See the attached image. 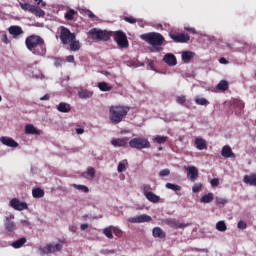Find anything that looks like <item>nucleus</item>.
<instances>
[{"label": "nucleus", "mask_w": 256, "mask_h": 256, "mask_svg": "<svg viewBox=\"0 0 256 256\" xmlns=\"http://www.w3.org/2000/svg\"><path fill=\"white\" fill-rule=\"evenodd\" d=\"M88 35L93 41H109L113 37L116 45L119 49H127L129 47V40H127V34L118 30L115 32L92 28L89 30Z\"/></svg>", "instance_id": "f257e3e1"}, {"label": "nucleus", "mask_w": 256, "mask_h": 256, "mask_svg": "<svg viewBox=\"0 0 256 256\" xmlns=\"http://www.w3.org/2000/svg\"><path fill=\"white\" fill-rule=\"evenodd\" d=\"M25 45L33 55H38L39 57H45L47 55V45L45 44V40L39 35L32 34L26 37Z\"/></svg>", "instance_id": "f03ea898"}, {"label": "nucleus", "mask_w": 256, "mask_h": 256, "mask_svg": "<svg viewBox=\"0 0 256 256\" xmlns=\"http://www.w3.org/2000/svg\"><path fill=\"white\" fill-rule=\"evenodd\" d=\"M140 37L143 41H146V43H149V45L153 47L151 50L152 52L155 51L156 53H161V51H163L162 45L165 43V37H163L161 33L150 32L142 34Z\"/></svg>", "instance_id": "7ed1b4c3"}, {"label": "nucleus", "mask_w": 256, "mask_h": 256, "mask_svg": "<svg viewBox=\"0 0 256 256\" xmlns=\"http://www.w3.org/2000/svg\"><path fill=\"white\" fill-rule=\"evenodd\" d=\"M131 111L129 106L122 105H112L109 108V119L113 125H119L125 117H127V113Z\"/></svg>", "instance_id": "20e7f679"}, {"label": "nucleus", "mask_w": 256, "mask_h": 256, "mask_svg": "<svg viewBox=\"0 0 256 256\" xmlns=\"http://www.w3.org/2000/svg\"><path fill=\"white\" fill-rule=\"evenodd\" d=\"M129 147L131 149H149L151 147V142L147 138L143 137H138V138H133L129 141Z\"/></svg>", "instance_id": "39448f33"}, {"label": "nucleus", "mask_w": 256, "mask_h": 256, "mask_svg": "<svg viewBox=\"0 0 256 256\" xmlns=\"http://www.w3.org/2000/svg\"><path fill=\"white\" fill-rule=\"evenodd\" d=\"M75 37V33H71V30H69L67 27H60V41L63 45H69V43H71Z\"/></svg>", "instance_id": "423d86ee"}, {"label": "nucleus", "mask_w": 256, "mask_h": 256, "mask_svg": "<svg viewBox=\"0 0 256 256\" xmlns=\"http://www.w3.org/2000/svg\"><path fill=\"white\" fill-rule=\"evenodd\" d=\"M14 219L15 215L13 214H8L7 216H5L4 227L6 231H8V233H13L17 231V223H15Z\"/></svg>", "instance_id": "0eeeda50"}, {"label": "nucleus", "mask_w": 256, "mask_h": 256, "mask_svg": "<svg viewBox=\"0 0 256 256\" xmlns=\"http://www.w3.org/2000/svg\"><path fill=\"white\" fill-rule=\"evenodd\" d=\"M169 36L175 43H187L191 39V36L185 33L170 32Z\"/></svg>", "instance_id": "6e6552de"}, {"label": "nucleus", "mask_w": 256, "mask_h": 256, "mask_svg": "<svg viewBox=\"0 0 256 256\" xmlns=\"http://www.w3.org/2000/svg\"><path fill=\"white\" fill-rule=\"evenodd\" d=\"M61 249H63V244L58 243L55 246H53L52 244H48L45 247H41L40 251L44 255H50V253H56V251H61Z\"/></svg>", "instance_id": "1a4fd4ad"}, {"label": "nucleus", "mask_w": 256, "mask_h": 256, "mask_svg": "<svg viewBox=\"0 0 256 256\" xmlns=\"http://www.w3.org/2000/svg\"><path fill=\"white\" fill-rule=\"evenodd\" d=\"M165 223L172 229H185V227H189V224L181 223L179 220L173 218L166 219Z\"/></svg>", "instance_id": "9d476101"}, {"label": "nucleus", "mask_w": 256, "mask_h": 256, "mask_svg": "<svg viewBox=\"0 0 256 256\" xmlns=\"http://www.w3.org/2000/svg\"><path fill=\"white\" fill-rule=\"evenodd\" d=\"M187 171V178L189 179V181H191L192 183H195V181H197V178L199 177V169H197V167L195 166H188L186 168Z\"/></svg>", "instance_id": "9b49d317"}, {"label": "nucleus", "mask_w": 256, "mask_h": 256, "mask_svg": "<svg viewBox=\"0 0 256 256\" xmlns=\"http://www.w3.org/2000/svg\"><path fill=\"white\" fill-rule=\"evenodd\" d=\"M10 207L15 209V211H25V209H28L27 203L21 202L17 198L10 200Z\"/></svg>", "instance_id": "f8f14e48"}, {"label": "nucleus", "mask_w": 256, "mask_h": 256, "mask_svg": "<svg viewBox=\"0 0 256 256\" xmlns=\"http://www.w3.org/2000/svg\"><path fill=\"white\" fill-rule=\"evenodd\" d=\"M129 223H150L153 221V218L147 214H142L136 217H132L128 219Z\"/></svg>", "instance_id": "ddd939ff"}, {"label": "nucleus", "mask_w": 256, "mask_h": 256, "mask_svg": "<svg viewBox=\"0 0 256 256\" xmlns=\"http://www.w3.org/2000/svg\"><path fill=\"white\" fill-rule=\"evenodd\" d=\"M127 143H129L128 137L114 138L111 140V145H113V147H127Z\"/></svg>", "instance_id": "4468645a"}, {"label": "nucleus", "mask_w": 256, "mask_h": 256, "mask_svg": "<svg viewBox=\"0 0 256 256\" xmlns=\"http://www.w3.org/2000/svg\"><path fill=\"white\" fill-rule=\"evenodd\" d=\"M8 33H10L14 39H17V37H19V35H23L24 32L21 26L12 25L8 28Z\"/></svg>", "instance_id": "2eb2a0df"}, {"label": "nucleus", "mask_w": 256, "mask_h": 256, "mask_svg": "<svg viewBox=\"0 0 256 256\" xmlns=\"http://www.w3.org/2000/svg\"><path fill=\"white\" fill-rule=\"evenodd\" d=\"M232 107H233V109H235V113L237 115H241V113L243 112V109H245V103H243L239 99H234L232 101Z\"/></svg>", "instance_id": "dca6fc26"}, {"label": "nucleus", "mask_w": 256, "mask_h": 256, "mask_svg": "<svg viewBox=\"0 0 256 256\" xmlns=\"http://www.w3.org/2000/svg\"><path fill=\"white\" fill-rule=\"evenodd\" d=\"M163 61L166 63V65H169V67H175V65H177V57H175L172 53L166 54Z\"/></svg>", "instance_id": "f3484780"}, {"label": "nucleus", "mask_w": 256, "mask_h": 256, "mask_svg": "<svg viewBox=\"0 0 256 256\" xmlns=\"http://www.w3.org/2000/svg\"><path fill=\"white\" fill-rule=\"evenodd\" d=\"M0 141L3 145H6V147H19V143H17V141L10 137L2 136L0 138Z\"/></svg>", "instance_id": "a211bd4d"}, {"label": "nucleus", "mask_w": 256, "mask_h": 256, "mask_svg": "<svg viewBox=\"0 0 256 256\" xmlns=\"http://www.w3.org/2000/svg\"><path fill=\"white\" fill-rule=\"evenodd\" d=\"M143 194L146 199L150 201V203H159L161 199L159 196H157V194L153 192H147L146 190L143 191Z\"/></svg>", "instance_id": "6ab92c4d"}, {"label": "nucleus", "mask_w": 256, "mask_h": 256, "mask_svg": "<svg viewBox=\"0 0 256 256\" xmlns=\"http://www.w3.org/2000/svg\"><path fill=\"white\" fill-rule=\"evenodd\" d=\"M221 155L225 159H229L231 157L235 158V153H233V150L231 149V146H229V145H226L222 148Z\"/></svg>", "instance_id": "aec40b11"}, {"label": "nucleus", "mask_w": 256, "mask_h": 256, "mask_svg": "<svg viewBox=\"0 0 256 256\" xmlns=\"http://www.w3.org/2000/svg\"><path fill=\"white\" fill-rule=\"evenodd\" d=\"M25 134L26 135H41V130L35 128L33 124H27L25 126Z\"/></svg>", "instance_id": "412c9836"}, {"label": "nucleus", "mask_w": 256, "mask_h": 256, "mask_svg": "<svg viewBox=\"0 0 256 256\" xmlns=\"http://www.w3.org/2000/svg\"><path fill=\"white\" fill-rule=\"evenodd\" d=\"M152 235L158 239H165V237H167V233H165L161 227H154L152 230Z\"/></svg>", "instance_id": "4be33fe9"}, {"label": "nucleus", "mask_w": 256, "mask_h": 256, "mask_svg": "<svg viewBox=\"0 0 256 256\" xmlns=\"http://www.w3.org/2000/svg\"><path fill=\"white\" fill-rule=\"evenodd\" d=\"M194 145L196 149L199 151H203V149H207V140L203 138H196L194 141Z\"/></svg>", "instance_id": "5701e85b"}, {"label": "nucleus", "mask_w": 256, "mask_h": 256, "mask_svg": "<svg viewBox=\"0 0 256 256\" xmlns=\"http://www.w3.org/2000/svg\"><path fill=\"white\" fill-rule=\"evenodd\" d=\"M243 182L246 185H251L252 187H256V174L245 175L243 178Z\"/></svg>", "instance_id": "b1692460"}, {"label": "nucleus", "mask_w": 256, "mask_h": 256, "mask_svg": "<svg viewBox=\"0 0 256 256\" xmlns=\"http://www.w3.org/2000/svg\"><path fill=\"white\" fill-rule=\"evenodd\" d=\"M57 110L60 113H69V111H71V104H68L66 102H60L57 106Z\"/></svg>", "instance_id": "393cba45"}, {"label": "nucleus", "mask_w": 256, "mask_h": 256, "mask_svg": "<svg viewBox=\"0 0 256 256\" xmlns=\"http://www.w3.org/2000/svg\"><path fill=\"white\" fill-rule=\"evenodd\" d=\"M19 6L23 11H29L30 13L35 11V5H31L25 1L19 2Z\"/></svg>", "instance_id": "a878e982"}, {"label": "nucleus", "mask_w": 256, "mask_h": 256, "mask_svg": "<svg viewBox=\"0 0 256 256\" xmlns=\"http://www.w3.org/2000/svg\"><path fill=\"white\" fill-rule=\"evenodd\" d=\"M78 97L80 99H89V98L93 97V91H89L87 89L80 90L78 92Z\"/></svg>", "instance_id": "bb28decb"}, {"label": "nucleus", "mask_w": 256, "mask_h": 256, "mask_svg": "<svg viewBox=\"0 0 256 256\" xmlns=\"http://www.w3.org/2000/svg\"><path fill=\"white\" fill-rule=\"evenodd\" d=\"M32 196L34 199H41L42 197H45V190L41 188H34L32 190Z\"/></svg>", "instance_id": "cd10ccee"}, {"label": "nucleus", "mask_w": 256, "mask_h": 256, "mask_svg": "<svg viewBox=\"0 0 256 256\" xmlns=\"http://www.w3.org/2000/svg\"><path fill=\"white\" fill-rule=\"evenodd\" d=\"M27 243V238H20L12 243L14 249H21Z\"/></svg>", "instance_id": "c85d7f7f"}, {"label": "nucleus", "mask_w": 256, "mask_h": 256, "mask_svg": "<svg viewBox=\"0 0 256 256\" xmlns=\"http://www.w3.org/2000/svg\"><path fill=\"white\" fill-rule=\"evenodd\" d=\"M216 89H218V91H227L229 89V82L226 80H221L217 84Z\"/></svg>", "instance_id": "c756f323"}, {"label": "nucleus", "mask_w": 256, "mask_h": 256, "mask_svg": "<svg viewBox=\"0 0 256 256\" xmlns=\"http://www.w3.org/2000/svg\"><path fill=\"white\" fill-rule=\"evenodd\" d=\"M213 199H215V196L213 195V193L210 192L201 197L200 203H211Z\"/></svg>", "instance_id": "7c9ffc66"}, {"label": "nucleus", "mask_w": 256, "mask_h": 256, "mask_svg": "<svg viewBox=\"0 0 256 256\" xmlns=\"http://www.w3.org/2000/svg\"><path fill=\"white\" fill-rule=\"evenodd\" d=\"M98 89H100V91H111V89H113V86H110L107 84V82H99L97 85Z\"/></svg>", "instance_id": "2f4dec72"}, {"label": "nucleus", "mask_w": 256, "mask_h": 256, "mask_svg": "<svg viewBox=\"0 0 256 256\" xmlns=\"http://www.w3.org/2000/svg\"><path fill=\"white\" fill-rule=\"evenodd\" d=\"M127 165H128L127 160L120 161L118 164V167H117L118 173H123V172L127 171Z\"/></svg>", "instance_id": "473e14b6"}, {"label": "nucleus", "mask_w": 256, "mask_h": 256, "mask_svg": "<svg viewBox=\"0 0 256 256\" xmlns=\"http://www.w3.org/2000/svg\"><path fill=\"white\" fill-rule=\"evenodd\" d=\"M192 57H193V52H190V51L182 52V61H184V63H189Z\"/></svg>", "instance_id": "72a5a7b5"}, {"label": "nucleus", "mask_w": 256, "mask_h": 256, "mask_svg": "<svg viewBox=\"0 0 256 256\" xmlns=\"http://www.w3.org/2000/svg\"><path fill=\"white\" fill-rule=\"evenodd\" d=\"M70 49L71 51H79L81 49V44L79 43L78 40H71L70 41Z\"/></svg>", "instance_id": "f704fd0d"}, {"label": "nucleus", "mask_w": 256, "mask_h": 256, "mask_svg": "<svg viewBox=\"0 0 256 256\" xmlns=\"http://www.w3.org/2000/svg\"><path fill=\"white\" fill-rule=\"evenodd\" d=\"M75 15H77V11L70 9L65 14V19H67L68 21H73V19H75Z\"/></svg>", "instance_id": "c9c22d12"}, {"label": "nucleus", "mask_w": 256, "mask_h": 256, "mask_svg": "<svg viewBox=\"0 0 256 256\" xmlns=\"http://www.w3.org/2000/svg\"><path fill=\"white\" fill-rule=\"evenodd\" d=\"M216 229L217 231H227V224H225V221H218L216 223Z\"/></svg>", "instance_id": "e433bc0d"}, {"label": "nucleus", "mask_w": 256, "mask_h": 256, "mask_svg": "<svg viewBox=\"0 0 256 256\" xmlns=\"http://www.w3.org/2000/svg\"><path fill=\"white\" fill-rule=\"evenodd\" d=\"M166 189H171V191H181V186L172 183H166Z\"/></svg>", "instance_id": "4c0bfd02"}, {"label": "nucleus", "mask_w": 256, "mask_h": 256, "mask_svg": "<svg viewBox=\"0 0 256 256\" xmlns=\"http://www.w3.org/2000/svg\"><path fill=\"white\" fill-rule=\"evenodd\" d=\"M168 137L167 136H156L154 138V142L155 143H159V145L166 143L167 142Z\"/></svg>", "instance_id": "58836bf2"}, {"label": "nucleus", "mask_w": 256, "mask_h": 256, "mask_svg": "<svg viewBox=\"0 0 256 256\" xmlns=\"http://www.w3.org/2000/svg\"><path fill=\"white\" fill-rule=\"evenodd\" d=\"M34 9L35 10L33 12H31L34 15H38V17H43V15H45V12L41 8H39V6L34 5Z\"/></svg>", "instance_id": "ea45409f"}, {"label": "nucleus", "mask_w": 256, "mask_h": 256, "mask_svg": "<svg viewBox=\"0 0 256 256\" xmlns=\"http://www.w3.org/2000/svg\"><path fill=\"white\" fill-rule=\"evenodd\" d=\"M73 187H75V189H78V191H83V193H89V187L85 185L73 184Z\"/></svg>", "instance_id": "a19ab883"}, {"label": "nucleus", "mask_w": 256, "mask_h": 256, "mask_svg": "<svg viewBox=\"0 0 256 256\" xmlns=\"http://www.w3.org/2000/svg\"><path fill=\"white\" fill-rule=\"evenodd\" d=\"M195 103L197 105H209V101H207V99L205 98H200V97H196L195 98Z\"/></svg>", "instance_id": "79ce46f5"}, {"label": "nucleus", "mask_w": 256, "mask_h": 256, "mask_svg": "<svg viewBox=\"0 0 256 256\" xmlns=\"http://www.w3.org/2000/svg\"><path fill=\"white\" fill-rule=\"evenodd\" d=\"M124 21H126V23H130L131 25H135V23H137V19L133 16H125Z\"/></svg>", "instance_id": "37998d69"}, {"label": "nucleus", "mask_w": 256, "mask_h": 256, "mask_svg": "<svg viewBox=\"0 0 256 256\" xmlns=\"http://www.w3.org/2000/svg\"><path fill=\"white\" fill-rule=\"evenodd\" d=\"M103 233L108 239H113V232L111 231V228H104Z\"/></svg>", "instance_id": "c03bdc74"}, {"label": "nucleus", "mask_w": 256, "mask_h": 256, "mask_svg": "<svg viewBox=\"0 0 256 256\" xmlns=\"http://www.w3.org/2000/svg\"><path fill=\"white\" fill-rule=\"evenodd\" d=\"M202 188H203V184L196 183V184L193 185L192 191H193V193H199Z\"/></svg>", "instance_id": "a18cd8bd"}, {"label": "nucleus", "mask_w": 256, "mask_h": 256, "mask_svg": "<svg viewBox=\"0 0 256 256\" xmlns=\"http://www.w3.org/2000/svg\"><path fill=\"white\" fill-rule=\"evenodd\" d=\"M169 175H171V170H169L168 168L163 169L159 172L160 177H169Z\"/></svg>", "instance_id": "49530a36"}, {"label": "nucleus", "mask_w": 256, "mask_h": 256, "mask_svg": "<svg viewBox=\"0 0 256 256\" xmlns=\"http://www.w3.org/2000/svg\"><path fill=\"white\" fill-rule=\"evenodd\" d=\"M217 205H227V198L216 197Z\"/></svg>", "instance_id": "de8ad7c7"}, {"label": "nucleus", "mask_w": 256, "mask_h": 256, "mask_svg": "<svg viewBox=\"0 0 256 256\" xmlns=\"http://www.w3.org/2000/svg\"><path fill=\"white\" fill-rule=\"evenodd\" d=\"M185 101H187V98L185 96H177L176 102L179 105H185Z\"/></svg>", "instance_id": "09e8293b"}, {"label": "nucleus", "mask_w": 256, "mask_h": 256, "mask_svg": "<svg viewBox=\"0 0 256 256\" xmlns=\"http://www.w3.org/2000/svg\"><path fill=\"white\" fill-rule=\"evenodd\" d=\"M87 175L89 177H95V168L89 167L88 170H87Z\"/></svg>", "instance_id": "8fccbe9b"}, {"label": "nucleus", "mask_w": 256, "mask_h": 256, "mask_svg": "<svg viewBox=\"0 0 256 256\" xmlns=\"http://www.w3.org/2000/svg\"><path fill=\"white\" fill-rule=\"evenodd\" d=\"M210 184H211L212 187H219V178H213L210 181Z\"/></svg>", "instance_id": "3c124183"}, {"label": "nucleus", "mask_w": 256, "mask_h": 256, "mask_svg": "<svg viewBox=\"0 0 256 256\" xmlns=\"http://www.w3.org/2000/svg\"><path fill=\"white\" fill-rule=\"evenodd\" d=\"M2 41L5 43V45H9L11 41H9V37H7V33L2 34Z\"/></svg>", "instance_id": "603ef678"}, {"label": "nucleus", "mask_w": 256, "mask_h": 256, "mask_svg": "<svg viewBox=\"0 0 256 256\" xmlns=\"http://www.w3.org/2000/svg\"><path fill=\"white\" fill-rule=\"evenodd\" d=\"M54 65L55 67H61V65H63V59L55 58Z\"/></svg>", "instance_id": "864d4df0"}, {"label": "nucleus", "mask_w": 256, "mask_h": 256, "mask_svg": "<svg viewBox=\"0 0 256 256\" xmlns=\"http://www.w3.org/2000/svg\"><path fill=\"white\" fill-rule=\"evenodd\" d=\"M247 227V222L240 220L238 222V229H245Z\"/></svg>", "instance_id": "5fc2aeb1"}, {"label": "nucleus", "mask_w": 256, "mask_h": 256, "mask_svg": "<svg viewBox=\"0 0 256 256\" xmlns=\"http://www.w3.org/2000/svg\"><path fill=\"white\" fill-rule=\"evenodd\" d=\"M67 63H75V57L73 55H69L66 57Z\"/></svg>", "instance_id": "6e6d98bb"}, {"label": "nucleus", "mask_w": 256, "mask_h": 256, "mask_svg": "<svg viewBox=\"0 0 256 256\" xmlns=\"http://www.w3.org/2000/svg\"><path fill=\"white\" fill-rule=\"evenodd\" d=\"M185 31H188V33H192L193 35H195V33H197L195 28H191V27H185Z\"/></svg>", "instance_id": "4d7b16f0"}, {"label": "nucleus", "mask_w": 256, "mask_h": 256, "mask_svg": "<svg viewBox=\"0 0 256 256\" xmlns=\"http://www.w3.org/2000/svg\"><path fill=\"white\" fill-rule=\"evenodd\" d=\"M51 99V96L49 94H45L40 98V101H49Z\"/></svg>", "instance_id": "13d9d810"}, {"label": "nucleus", "mask_w": 256, "mask_h": 256, "mask_svg": "<svg viewBox=\"0 0 256 256\" xmlns=\"http://www.w3.org/2000/svg\"><path fill=\"white\" fill-rule=\"evenodd\" d=\"M20 223L23 225V227H29V225H31V223L27 220H21Z\"/></svg>", "instance_id": "bf43d9fd"}, {"label": "nucleus", "mask_w": 256, "mask_h": 256, "mask_svg": "<svg viewBox=\"0 0 256 256\" xmlns=\"http://www.w3.org/2000/svg\"><path fill=\"white\" fill-rule=\"evenodd\" d=\"M76 133H77V135H83V134L85 133V129H83V128H77V129H76Z\"/></svg>", "instance_id": "052dcab7"}, {"label": "nucleus", "mask_w": 256, "mask_h": 256, "mask_svg": "<svg viewBox=\"0 0 256 256\" xmlns=\"http://www.w3.org/2000/svg\"><path fill=\"white\" fill-rule=\"evenodd\" d=\"M219 63H221L222 65H227L229 63V61H227V59L222 57V58H220Z\"/></svg>", "instance_id": "680f3d73"}, {"label": "nucleus", "mask_w": 256, "mask_h": 256, "mask_svg": "<svg viewBox=\"0 0 256 256\" xmlns=\"http://www.w3.org/2000/svg\"><path fill=\"white\" fill-rule=\"evenodd\" d=\"M87 13H88V17L90 19H95V14H93V12H91V10H88Z\"/></svg>", "instance_id": "e2e57ef3"}, {"label": "nucleus", "mask_w": 256, "mask_h": 256, "mask_svg": "<svg viewBox=\"0 0 256 256\" xmlns=\"http://www.w3.org/2000/svg\"><path fill=\"white\" fill-rule=\"evenodd\" d=\"M89 228V224H81L80 229L81 231H85V229Z\"/></svg>", "instance_id": "0e129e2a"}, {"label": "nucleus", "mask_w": 256, "mask_h": 256, "mask_svg": "<svg viewBox=\"0 0 256 256\" xmlns=\"http://www.w3.org/2000/svg\"><path fill=\"white\" fill-rule=\"evenodd\" d=\"M36 3H37V5H41V3L43 2V0H34Z\"/></svg>", "instance_id": "69168bd1"}, {"label": "nucleus", "mask_w": 256, "mask_h": 256, "mask_svg": "<svg viewBox=\"0 0 256 256\" xmlns=\"http://www.w3.org/2000/svg\"><path fill=\"white\" fill-rule=\"evenodd\" d=\"M153 65H154V62H153V61H150V62H149V67H151V69H153Z\"/></svg>", "instance_id": "338daca9"}, {"label": "nucleus", "mask_w": 256, "mask_h": 256, "mask_svg": "<svg viewBox=\"0 0 256 256\" xmlns=\"http://www.w3.org/2000/svg\"><path fill=\"white\" fill-rule=\"evenodd\" d=\"M41 4V7H46L47 6V3H45V2H40Z\"/></svg>", "instance_id": "774afa93"}]
</instances>
